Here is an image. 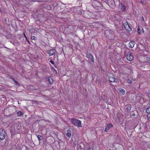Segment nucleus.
Returning a JSON list of instances; mask_svg holds the SVG:
<instances>
[{"label":"nucleus","instance_id":"9d476101","mask_svg":"<svg viewBox=\"0 0 150 150\" xmlns=\"http://www.w3.org/2000/svg\"><path fill=\"white\" fill-rule=\"evenodd\" d=\"M109 79L110 81L112 82H115V79L112 76H110L109 77Z\"/></svg>","mask_w":150,"mask_h":150},{"label":"nucleus","instance_id":"6ab92c4d","mask_svg":"<svg viewBox=\"0 0 150 150\" xmlns=\"http://www.w3.org/2000/svg\"><path fill=\"white\" fill-rule=\"evenodd\" d=\"M131 106L130 105H129L127 108V111H129L131 110Z\"/></svg>","mask_w":150,"mask_h":150},{"label":"nucleus","instance_id":"6e6552de","mask_svg":"<svg viewBox=\"0 0 150 150\" xmlns=\"http://www.w3.org/2000/svg\"><path fill=\"white\" fill-rule=\"evenodd\" d=\"M134 45V42L133 41H131L129 43V47L131 48H133Z\"/></svg>","mask_w":150,"mask_h":150},{"label":"nucleus","instance_id":"1a4fd4ad","mask_svg":"<svg viewBox=\"0 0 150 150\" xmlns=\"http://www.w3.org/2000/svg\"><path fill=\"white\" fill-rule=\"evenodd\" d=\"M120 8L123 11H126V7L124 6L123 4H121L120 5Z\"/></svg>","mask_w":150,"mask_h":150},{"label":"nucleus","instance_id":"c756f323","mask_svg":"<svg viewBox=\"0 0 150 150\" xmlns=\"http://www.w3.org/2000/svg\"><path fill=\"white\" fill-rule=\"evenodd\" d=\"M148 93L149 94V95H150V91H149L148 92Z\"/></svg>","mask_w":150,"mask_h":150},{"label":"nucleus","instance_id":"412c9836","mask_svg":"<svg viewBox=\"0 0 150 150\" xmlns=\"http://www.w3.org/2000/svg\"><path fill=\"white\" fill-rule=\"evenodd\" d=\"M127 82L128 83H132V81L129 79H128L127 81Z\"/></svg>","mask_w":150,"mask_h":150},{"label":"nucleus","instance_id":"39448f33","mask_svg":"<svg viewBox=\"0 0 150 150\" xmlns=\"http://www.w3.org/2000/svg\"><path fill=\"white\" fill-rule=\"evenodd\" d=\"M3 130H2V132H0V139L1 140L4 139L5 137V134L2 132Z\"/></svg>","mask_w":150,"mask_h":150},{"label":"nucleus","instance_id":"f257e3e1","mask_svg":"<svg viewBox=\"0 0 150 150\" xmlns=\"http://www.w3.org/2000/svg\"><path fill=\"white\" fill-rule=\"evenodd\" d=\"M71 122L76 126L77 127H82V126L81 125V122L79 120L73 118L71 119Z\"/></svg>","mask_w":150,"mask_h":150},{"label":"nucleus","instance_id":"f03ea898","mask_svg":"<svg viewBox=\"0 0 150 150\" xmlns=\"http://www.w3.org/2000/svg\"><path fill=\"white\" fill-rule=\"evenodd\" d=\"M126 58L127 60L129 61H132L133 59V57L132 54L128 52Z\"/></svg>","mask_w":150,"mask_h":150},{"label":"nucleus","instance_id":"423d86ee","mask_svg":"<svg viewBox=\"0 0 150 150\" xmlns=\"http://www.w3.org/2000/svg\"><path fill=\"white\" fill-rule=\"evenodd\" d=\"M84 148V145L82 143H80L77 146V148L78 149H82Z\"/></svg>","mask_w":150,"mask_h":150},{"label":"nucleus","instance_id":"2eb2a0df","mask_svg":"<svg viewBox=\"0 0 150 150\" xmlns=\"http://www.w3.org/2000/svg\"><path fill=\"white\" fill-rule=\"evenodd\" d=\"M119 91L122 93L123 95H124L125 93V90L122 88H120L119 89Z\"/></svg>","mask_w":150,"mask_h":150},{"label":"nucleus","instance_id":"c85d7f7f","mask_svg":"<svg viewBox=\"0 0 150 150\" xmlns=\"http://www.w3.org/2000/svg\"><path fill=\"white\" fill-rule=\"evenodd\" d=\"M132 115L133 116H135V113H134L132 114Z\"/></svg>","mask_w":150,"mask_h":150},{"label":"nucleus","instance_id":"4be33fe9","mask_svg":"<svg viewBox=\"0 0 150 150\" xmlns=\"http://www.w3.org/2000/svg\"><path fill=\"white\" fill-rule=\"evenodd\" d=\"M90 58H91V61L93 62H94V60H93V57L91 55H90Z\"/></svg>","mask_w":150,"mask_h":150},{"label":"nucleus","instance_id":"ddd939ff","mask_svg":"<svg viewBox=\"0 0 150 150\" xmlns=\"http://www.w3.org/2000/svg\"><path fill=\"white\" fill-rule=\"evenodd\" d=\"M66 135L68 137H70L71 136V131H70L68 130L67 132Z\"/></svg>","mask_w":150,"mask_h":150},{"label":"nucleus","instance_id":"0eeeda50","mask_svg":"<svg viewBox=\"0 0 150 150\" xmlns=\"http://www.w3.org/2000/svg\"><path fill=\"white\" fill-rule=\"evenodd\" d=\"M112 125L111 124H108L106 127V128L105 129V131L106 132H107L109 130V129L111 127H112Z\"/></svg>","mask_w":150,"mask_h":150},{"label":"nucleus","instance_id":"dca6fc26","mask_svg":"<svg viewBox=\"0 0 150 150\" xmlns=\"http://www.w3.org/2000/svg\"><path fill=\"white\" fill-rule=\"evenodd\" d=\"M13 80L14 81L15 84L16 85L18 86H19L20 85L19 83H18V82L16 81L14 78H13Z\"/></svg>","mask_w":150,"mask_h":150},{"label":"nucleus","instance_id":"473e14b6","mask_svg":"<svg viewBox=\"0 0 150 150\" xmlns=\"http://www.w3.org/2000/svg\"><path fill=\"white\" fill-rule=\"evenodd\" d=\"M142 19L143 20H144V18L143 17H142Z\"/></svg>","mask_w":150,"mask_h":150},{"label":"nucleus","instance_id":"7ed1b4c3","mask_svg":"<svg viewBox=\"0 0 150 150\" xmlns=\"http://www.w3.org/2000/svg\"><path fill=\"white\" fill-rule=\"evenodd\" d=\"M123 26L125 29L127 30L131 31L132 30L131 28L129 27V25L127 22L124 23Z\"/></svg>","mask_w":150,"mask_h":150},{"label":"nucleus","instance_id":"5701e85b","mask_svg":"<svg viewBox=\"0 0 150 150\" xmlns=\"http://www.w3.org/2000/svg\"><path fill=\"white\" fill-rule=\"evenodd\" d=\"M35 37L33 36L31 37V38L32 40H34L35 38Z\"/></svg>","mask_w":150,"mask_h":150},{"label":"nucleus","instance_id":"a878e982","mask_svg":"<svg viewBox=\"0 0 150 150\" xmlns=\"http://www.w3.org/2000/svg\"><path fill=\"white\" fill-rule=\"evenodd\" d=\"M10 78L13 80V78H13L12 76H11L10 77Z\"/></svg>","mask_w":150,"mask_h":150},{"label":"nucleus","instance_id":"bb28decb","mask_svg":"<svg viewBox=\"0 0 150 150\" xmlns=\"http://www.w3.org/2000/svg\"><path fill=\"white\" fill-rule=\"evenodd\" d=\"M10 78L13 80V78H13L12 76H11L10 77Z\"/></svg>","mask_w":150,"mask_h":150},{"label":"nucleus","instance_id":"f8f14e48","mask_svg":"<svg viewBox=\"0 0 150 150\" xmlns=\"http://www.w3.org/2000/svg\"><path fill=\"white\" fill-rule=\"evenodd\" d=\"M48 81L49 83L52 84L53 83V80L52 78L50 77L48 79Z\"/></svg>","mask_w":150,"mask_h":150},{"label":"nucleus","instance_id":"4468645a","mask_svg":"<svg viewBox=\"0 0 150 150\" xmlns=\"http://www.w3.org/2000/svg\"><path fill=\"white\" fill-rule=\"evenodd\" d=\"M21 127V125L20 124H17V126H16V129H17L18 130V132H19V129H20V128Z\"/></svg>","mask_w":150,"mask_h":150},{"label":"nucleus","instance_id":"f3484780","mask_svg":"<svg viewBox=\"0 0 150 150\" xmlns=\"http://www.w3.org/2000/svg\"><path fill=\"white\" fill-rule=\"evenodd\" d=\"M38 139L39 141L42 140V137L40 135H38L37 136Z\"/></svg>","mask_w":150,"mask_h":150},{"label":"nucleus","instance_id":"20e7f679","mask_svg":"<svg viewBox=\"0 0 150 150\" xmlns=\"http://www.w3.org/2000/svg\"><path fill=\"white\" fill-rule=\"evenodd\" d=\"M56 52L55 50L53 49L47 50V52L49 54L50 56H51L54 54Z\"/></svg>","mask_w":150,"mask_h":150},{"label":"nucleus","instance_id":"7c9ffc66","mask_svg":"<svg viewBox=\"0 0 150 150\" xmlns=\"http://www.w3.org/2000/svg\"><path fill=\"white\" fill-rule=\"evenodd\" d=\"M24 36H25V37L26 38H27V37H26V36H25V34L24 33Z\"/></svg>","mask_w":150,"mask_h":150},{"label":"nucleus","instance_id":"a211bd4d","mask_svg":"<svg viewBox=\"0 0 150 150\" xmlns=\"http://www.w3.org/2000/svg\"><path fill=\"white\" fill-rule=\"evenodd\" d=\"M146 112L147 113H150V107L146 109Z\"/></svg>","mask_w":150,"mask_h":150},{"label":"nucleus","instance_id":"aec40b11","mask_svg":"<svg viewBox=\"0 0 150 150\" xmlns=\"http://www.w3.org/2000/svg\"><path fill=\"white\" fill-rule=\"evenodd\" d=\"M137 33H138L139 34H140V31L139 28V27L137 28Z\"/></svg>","mask_w":150,"mask_h":150},{"label":"nucleus","instance_id":"393cba45","mask_svg":"<svg viewBox=\"0 0 150 150\" xmlns=\"http://www.w3.org/2000/svg\"><path fill=\"white\" fill-rule=\"evenodd\" d=\"M140 2L142 4H144V3H143V2L142 1V0H141V1H140Z\"/></svg>","mask_w":150,"mask_h":150},{"label":"nucleus","instance_id":"cd10ccee","mask_svg":"<svg viewBox=\"0 0 150 150\" xmlns=\"http://www.w3.org/2000/svg\"><path fill=\"white\" fill-rule=\"evenodd\" d=\"M147 60L148 61H149L150 60V58L149 57L148 58V59H147Z\"/></svg>","mask_w":150,"mask_h":150},{"label":"nucleus","instance_id":"b1692460","mask_svg":"<svg viewBox=\"0 0 150 150\" xmlns=\"http://www.w3.org/2000/svg\"><path fill=\"white\" fill-rule=\"evenodd\" d=\"M50 62L52 64H54V62L52 60H50Z\"/></svg>","mask_w":150,"mask_h":150},{"label":"nucleus","instance_id":"9b49d317","mask_svg":"<svg viewBox=\"0 0 150 150\" xmlns=\"http://www.w3.org/2000/svg\"><path fill=\"white\" fill-rule=\"evenodd\" d=\"M23 113L22 112L19 111L17 112V116H20L23 115Z\"/></svg>","mask_w":150,"mask_h":150},{"label":"nucleus","instance_id":"2f4dec72","mask_svg":"<svg viewBox=\"0 0 150 150\" xmlns=\"http://www.w3.org/2000/svg\"><path fill=\"white\" fill-rule=\"evenodd\" d=\"M142 31L143 33H144V30L143 29H142Z\"/></svg>","mask_w":150,"mask_h":150}]
</instances>
